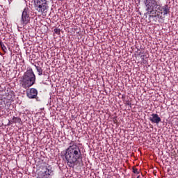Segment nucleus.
I'll list each match as a JSON object with an SVG mask.
<instances>
[{
  "mask_svg": "<svg viewBox=\"0 0 178 178\" xmlns=\"http://www.w3.org/2000/svg\"><path fill=\"white\" fill-rule=\"evenodd\" d=\"M54 33L55 34H60V29H54Z\"/></svg>",
  "mask_w": 178,
  "mask_h": 178,
  "instance_id": "2eb2a0df",
  "label": "nucleus"
},
{
  "mask_svg": "<svg viewBox=\"0 0 178 178\" xmlns=\"http://www.w3.org/2000/svg\"><path fill=\"white\" fill-rule=\"evenodd\" d=\"M145 3L147 8L148 13H149V17H161L157 14L158 12L154 10L159 7L156 0H145Z\"/></svg>",
  "mask_w": 178,
  "mask_h": 178,
  "instance_id": "7ed1b4c3",
  "label": "nucleus"
},
{
  "mask_svg": "<svg viewBox=\"0 0 178 178\" xmlns=\"http://www.w3.org/2000/svg\"><path fill=\"white\" fill-rule=\"evenodd\" d=\"M132 172L136 175H138V173H140V172H138V169L136 168V167H133Z\"/></svg>",
  "mask_w": 178,
  "mask_h": 178,
  "instance_id": "4468645a",
  "label": "nucleus"
},
{
  "mask_svg": "<svg viewBox=\"0 0 178 178\" xmlns=\"http://www.w3.org/2000/svg\"><path fill=\"white\" fill-rule=\"evenodd\" d=\"M35 84V74L33 69L28 70L19 80V86L22 88L27 90Z\"/></svg>",
  "mask_w": 178,
  "mask_h": 178,
  "instance_id": "f03ea898",
  "label": "nucleus"
},
{
  "mask_svg": "<svg viewBox=\"0 0 178 178\" xmlns=\"http://www.w3.org/2000/svg\"><path fill=\"white\" fill-rule=\"evenodd\" d=\"M59 1H62V0H59Z\"/></svg>",
  "mask_w": 178,
  "mask_h": 178,
  "instance_id": "f3484780",
  "label": "nucleus"
},
{
  "mask_svg": "<svg viewBox=\"0 0 178 178\" xmlns=\"http://www.w3.org/2000/svg\"><path fill=\"white\" fill-rule=\"evenodd\" d=\"M136 178H143L141 176L138 175Z\"/></svg>",
  "mask_w": 178,
  "mask_h": 178,
  "instance_id": "dca6fc26",
  "label": "nucleus"
},
{
  "mask_svg": "<svg viewBox=\"0 0 178 178\" xmlns=\"http://www.w3.org/2000/svg\"><path fill=\"white\" fill-rule=\"evenodd\" d=\"M10 124H13V123H19V124H20V123H22V119L19 117H13L12 120H10V121H9Z\"/></svg>",
  "mask_w": 178,
  "mask_h": 178,
  "instance_id": "9b49d317",
  "label": "nucleus"
},
{
  "mask_svg": "<svg viewBox=\"0 0 178 178\" xmlns=\"http://www.w3.org/2000/svg\"><path fill=\"white\" fill-rule=\"evenodd\" d=\"M14 98L13 93H8L4 99V102H6V105H10V103L13 102Z\"/></svg>",
  "mask_w": 178,
  "mask_h": 178,
  "instance_id": "9d476101",
  "label": "nucleus"
},
{
  "mask_svg": "<svg viewBox=\"0 0 178 178\" xmlns=\"http://www.w3.org/2000/svg\"><path fill=\"white\" fill-rule=\"evenodd\" d=\"M26 95L28 98H30V99H34L35 98H37L38 91L37 89L32 88L29 90L26 91Z\"/></svg>",
  "mask_w": 178,
  "mask_h": 178,
  "instance_id": "0eeeda50",
  "label": "nucleus"
},
{
  "mask_svg": "<svg viewBox=\"0 0 178 178\" xmlns=\"http://www.w3.org/2000/svg\"><path fill=\"white\" fill-rule=\"evenodd\" d=\"M21 22L23 26L30 23V9L28 7H26L22 12Z\"/></svg>",
  "mask_w": 178,
  "mask_h": 178,
  "instance_id": "423d86ee",
  "label": "nucleus"
},
{
  "mask_svg": "<svg viewBox=\"0 0 178 178\" xmlns=\"http://www.w3.org/2000/svg\"><path fill=\"white\" fill-rule=\"evenodd\" d=\"M65 156L69 168H74L79 159H81V150L74 141H71L65 150Z\"/></svg>",
  "mask_w": 178,
  "mask_h": 178,
  "instance_id": "f257e3e1",
  "label": "nucleus"
},
{
  "mask_svg": "<svg viewBox=\"0 0 178 178\" xmlns=\"http://www.w3.org/2000/svg\"><path fill=\"white\" fill-rule=\"evenodd\" d=\"M33 5L36 10L42 15H45L48 12L49 7L47 0H34Z\"/></svg>",
  "mask_w": 178,
  "mask_h": 178,
  "instance_id": "20e7f679",
  "label": "nucleus"
},
{
  "mask_svg": "<svg viewBox=\"0 0 178 178\" xmlns=\"http://www.w3.org/2000/svg\"><path fill=\"white\" fill-rule=\"evenodd\" d=\"M35 67L38 73L39 76H42V68H41V67H38L37 65H35Z\"/></svg>",
  "mask_w": 178,
  "mask_h": 178,
  "instance_id": "f8f14e48",
  "label": "nucleus"
},
{
  "mask_svg": "<svg viewBox=\"0 0 178 178\" xmlns=\"http://www.w3.org/2000/svg\"><path fill=\"white\" fill-rule=\"evenodd\" d=\"M42 172H44L42 178H51V173H52V168L51 166L44 167Z\"/></svg>",
  "mask_w": 178,
  "mask_h": 178,
  "instance_id": "6e6552de",
  "label": "nucleus"
},
{
  "mask_svg": "<svg viewBox=\"0 0 178 178\" xmlns=\"http://www.w3.org/2000/svg\"><path fill=\"white\" fill-rule=\"evenodd\" d=\"M0 47L2 49V51H3V52L6 53V51H8V49H6V46H5V44H3V42H0Z\"/></svg>",
  "mask_w": 178,
  "mask_h": 178,
  "instance_id": "ddd939ff",
  "label": "nucleus"
},
{
  "mask_svg": "<svg viewBox=\"0 0 178 178\" xmlns=\"http://www.w3.org/2000/svg\"><path fill=\"white\" fill-rule=\"evenodd\" d=\"M149 120L152 122V123H156V124H159V123H161L162 121V119H161V117H159L158 114L153 113L149 117Z\"/></svg>",
  "mask_w": 178,
  "mask_h": 178,
  "instance_id": "1a4fd4ad",
  "label": "nucleus"
},
{
  "mask_svg": "<svg viewBox=\"0 0 178 178\" xmlns=\"http://www.w3.org/2000/svg\"><path fill=\"white\" fill-rule=\"evenodd\" d=\"M158 6L159 7L157 8L154 9V11L157 12L158 13L156 15H159L160 17H149L150 19H153L154 22H156L159 19H162L161 15H163L165 16V15H168V13L169 12L168 5L161 6L158 4Z\"/></svg>",
  "mask_w": 178,
  "mask_h": 178,
  "instance_id": "39448f33",
  "label": "nucleus"
}]
</instances>
